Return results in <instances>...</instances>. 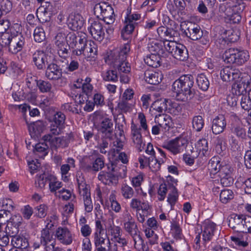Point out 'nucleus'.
<instances>
[{
  "label": "nucleus",
  "mask_w": 251,
  "mask_h": 251,
  "mask_svg": "<svg viewBox=\"0 0 251 251\" xmlns=\"http://www.w3.org/2000/svg\"><path fill=\"white\" fill-rule=\"evenodd\" d=\"M129 46L128 45H125L120 51H114L110 57L120 58L122 61L126 60L127 53L129 51Z\"/></svg>",
  "instance_id": "obj_36"
},
{
  "label": "nucleus",
  "mask_w": 251,
  "mask_h": 251,
  "mask_svg": "<svg viewBox=\"0 0 251 251\" xmlns=\"http://www.w3.org/2000/svg\"><path fill=\"white\" fill-rule=\"evenodd\" d=\"M101 76L103 80L106 81L116 82L118 79V72L115 69L102 72Z\"/></svg>",
  "instance_id": "obj_35"
},
{
  "label": "nucleus",
  "mask_w": 251,
  "mask_h": 251,
  "mask_svg": "<svg viewBox=\"0 0 251 251\" xmlns=\"http://www.w3.org/2000/svg\"><path fill=\"white\" fill-rule=\"evenodd\" d=\"M104 166V162L102 158L98 157L96 159L92 164V168L94 172H98L101 170Z\"/></svg>",
  "instance_id": "obj_62"
},
{
  "label": "nucleus",
  "mask_w": 251,
  "mask_h": 251,
  "mask_svg": "<svg viewBox=\"0 0 251 251\" xmlns=\"http://www.w3.org/2000/svg\"><path fill=\"white\" fill-rule=\"evenodd\" d=\"M250 55L248 51L235 48L226 50L223 55L225 63L236 65L243 64L247 61Z\"/></svg>",
  "instance_id": "obj_2"
},
{
  "label": "nucleus",
  "mask_w": 251,
  "mask_h": 251,
  "mask_svg": "<svg viewBox=\"0 0 251 251\" xmlns=\"http://www.w3.org/2000/svg\"><path fill=\"white\" fill-rule=\"evenodd\" d=\"M45 76L49 80H56L62 77L60 67L51 61L46 68Z\"/></svg>",
  "instance_id": "obj_11"
},
{
  "label": "nucleus",
  "mask_w": 251,
  "mask_h": 251,
  "mask_svg": "<svg viewBox=\"0 0 251 251\" xmlns=\"http://www.w3.org/2000/svg\"><path fill=\"white\" fill-rule=\"evenodd\" d=\"M66 41L69 47L74 49L78 41V37L74 32H70L66 35Z\"/></svg>",
  "instance_id": "obj_49"
},
{
  "label": "nucleus",
  "mask_w": 251,
  "mask_h": 251,
  "mask_svg": "<svg viewBox=\"0 0 251 251\" xmlns=\"http://www.w3.org/2000/svg\"><path fill=\"white\" fill-rule=\"evenodd\" d=\"M52 234L48 229H43L41 231V235L40 237V243L43 246L48 245L52 240Z\"/></svg>",
  "instance_id": "obj_43"
},
{
  "label": "nucleus",
  "mask_w": 251,
  "mask_h": 251,
  "mask_svg": "<svg viewBox=\"0 0 251 251\" xmlns=\"http://www.w3.org/2000/svg\"><path fill=\"white\" fill-rule=\"evenodd\" d=\"M187 37L192 40H198L202 37L203 33L200 26L191 25L184 31Z\"/></svg>",
  "instance_id": "obj_22"
},
{
  "label": "nucleus",
  "mask_w": 251,
  "mask_h": 251,
  "mask_svg": "<svg viewBox=\"0 0 251 251\" xmlns=\"http://www.w3.org/2000/svg\"><path fill=\"white\" fill-rule=\"evenodd\" d=\"M170 192L168 195V201L171 206V209H173L178 197L177 190L175 186H170Z\"/></svg>",
  "instance_id": "obj_37"
},
{
  "label": "nucleus",
  "mask_w": 251,
  "mask_h": 251,
  "mask_svg": "<svg viewBox=\"0 0 251 251\" xmlns=\"http://www.w3.org/2000/svg\"><path fill=\"white\" fill-rule=\"evenodd\" d=\"M232 168L228 165H225L219 175L221 178V183L224 187H228L233 184L234 179L232 175Z\"/></svg>",
  "instance_id": "obj_12"
},
{
  "label": "nucleus",
  "mask_w": 251,
  "mask_h": 251,
  "mask_svg": "<svg viewBox=\"0 0 251 251\" xmlns=\"http://www.w3.org/2000/svg\"><path fill=\"white\" fill-rule=\"evenodd\" d=\"M50 176L51 175L46 173H44L38 176L37 179L38 186L41 188L44 187L48 181L50 182Z\"/></svg>",
  "instance_id": "obj_61"
},
{
  "label": "nucleus",
  "mask_w": 251,
  "mask_h": 251,
  "mask_svg": "<svg viewBox=\"0 0 251 251\" xmlns=\"http://www.w3.org/2000/svg\"><path fill=\"white\" fill-rule=\"evenodd\" d=\"M92 36L96 40L102 41L104 36V31L102 24L98 21L93 22L89 28Z\"/></svg>",
  "instance_id": "obj_16"
},
{
  "label": "nucleus",
  "mask_w": 251,
  "mask_h": 251,
  "mask_svg": "<svg viewBox=\"0 0 251 251\" xmlns=\"http://www.w3.org/2000/svg\"><path fill=\"white\" fill-rule=\"evenodd\" d=\"M145 81L151 85H157L162 80V75L161 73L152 70H146L144 73Z\"/></svg>",
  "instance_id": "obj_23"
},
{
  "label": "nucleus",
  "mask_w": 251,
  "mask_h": 251,
  "mask_svg": "<svg viewBox=\"0 0 251 251\" xmlns=\"http://www.w3.org/2000/svg\"><path fill=\"white\" fill-rule=\"evenodd\" d=\"M216 225L209 221H205L203 224L202 231V241L205 248H206V243L211 240L213 236Z\"/></svg>",
  "instance_id": "obj_17"
},
{
  "label": "nucleus",
  "mask_w": 251,
  "mask_h": 251,
  "mask_svg": "<svg viewBox=\"0 0 251 251\" xmlns=\"http://www.w3.org/2000/svg\"><path fill=\"white\" fill-rule=\"evenodd\" d=\"M231 130L232 133L239 138L243 139L246 136L245 129L243 128V125L239 119L236 120L235 122L232 123Z\"/></svg>",
  "instance_id": "obj_25"
},
{
  "label": "nucleus",
  "mask_w": 251,
  "mask_h": 251,
  "mask_svg": "<svg viewBox=\"0 0 251 251\" xmlns=\"http://www.w3.org/2000/svg\"><path fill=\"white\" fill-rule=\"evenodd\" d=\"M78 191L81 196L83 197L91 196L90 186L87 185L83 177H77Z\"/></svg>",
  "instance_id": "obj_27"
},
{
  "label": "nucleus",
  "mask_w": 251,
  "mask_h": 251,
  "mask_svg": "<svg viewBox=\"0 0 251 251\" xmlns=\"http://www.w3.org/2000/svg\"><path fill=\"white\" fill-rule=\"evenodd\" d=\"M141 232L137 233L136 235L132 236V238L134 242V247L136 249H143L144 247L147 246L144 243L141 236L140 235Z\"/></svg>",
  "instance_id": "obj_51"
},
{
  "label": "nucleus",
  "mask_w": 251,
  "mask_h": 251,
  "mask_svg": "<svg viewBox=\"0 0 251 251\" xmlns=\"http://www.w3.org/2000/svg\"><path fill=\"white\" fill-rule=\"evenodd\" d=\"M57 52L60 57L66 59L69 56V53L68 48L70 47H69V46L66 43L59 45V46H57Z\"/></svg>",
  "instance_id": "obj_54"
},
{
  "label": "nucleus",
  "mask_w": 251,
  "mask_h": 251,
  "mask_svg": "<svg viewBox=\"0 0 251 251\" xmlns=\"http://www.w3.org/2000/svg\"><path fill=\"white\" fill-rule=\"evenodd\" d=\"M112 138L101 135V140L98 142L97 148L100 150L101 153L106 154L109 149V141Z\"/></svg>",
  "instance_id": "obj_34"
},
{
  "label": "nucleus",
  "mask_w": 251,
  "mask_h": 251,
  "mask_svg": "<svg viewBox=\"0 0 251 251\" xmlns=\"http://www.w3.org/2000/svg\"><path fill=\"white\" fill-rule=\"evenodd\" d=\"M49 6L44 9V11L39 13L38 19L42 23L49 22L52 15V12L49 9ZM37 17H38L37 16Z\"/></svg>",
  "instance_id": "obj_50"
},
{
  "label": "nucleus",
  "mask_w": 251,
  "mask_h": 251,
  "mask_svg": "<svg viewBox=\"0 0 251 251\" xmlns=\"http://www.w3.org/2000/svg\"><path fill=\"white\" fill-rule=\"evenodd\" d=\"M135 24L133 21L125 20V25L122 31V35L124 36L125 34L127 35L131 34L135 28Z\"/></svg>",
  "instance_id": "obj_55"
},
{
  "label": "nucleus",
  "mask_w": 251,
  "mask_h": 251,
  "mask_svg": "<svg viewBox=\"0 0 251 251\" xmlns=\"http://www.w3.org/2000/svg\"><path fill=\"white\" fill-rule=\"evenodd\" d=\"M94 13L98 18L103 21L108 25L113 24L115 20V15L113 7L105 2L96 4L94 7Z\"/></svg>",
  "instance_id": "obj_3"
},
{
  "label": "nucleus",
  "mask_w": 251,
  "mask_h": 251,
  "mask_svg": "<svg viewBox=\"0 0 251 251\" xmlns=\"http://www.w3.org/2000/svg\"><path fill=\"white\" fill-rule=\"evenodd\" d=\"M234 83L232 84L231 92L241 97L243 95H246L247 88L250 85L251 78L248 74H244L242 76L239 75V78L234 80Z\"/></svg>",
  "instance_id": "obj_5"
},
{
  "label": "nucleus",
  "mask_w": 251,
  "mask_h": 251,
  "mask_svg": "<svg viewBox=\"0 0 251 251\" xmlns=\"http://www.w3.org/2000/svg\"><path fill=\"white\" fill-rule=\"evenodd\" d=\"M197 83L200 89L202 91H206L209 87V81L207 77L203 74L198 75Z\"/></svg>",
  "instance_id": "obj_39"
},
{
  "label": "nucleus",
  "mask_w": 251,
  "mask_h": 251,
  "mask_svg": "<svg viewBox=\"0 0 251 251\" xmlns=\"http://www.w3.org/2000/svg\"><path fill=\"white\" fill-rule=\"evenodd\" d=\"M22 221V218L20 215L12 216L6 227V233L12 237V238L16 236L19 232V227L21 224Z\"/></svg>",
  "instance_id": "obj_10"
},
{
  "label": "nucleus",
  "mask_w": 251,
  "mask_h": 251,
  "mask_svg": "<svg viewBox=\"0 0 251 251\" xmlns=\"http://www.w3.org/2000/svg\"><path fill=\"white\" fill-rule=\"evenodd\" d=\"M52 142L54 146L58 148H65L68 146L63 136L60 137H55L54 138L52 137L51 143Z\"/></svg>",
  "instance_id": "obj_60"
},
{
  "label": "nucleus",
  "mask_w": 251,
  "mask_h": 251,
  "mask_svg": "<svg viewBox=\"0 0 251 251\" xmlns=\"http://www.w3.org/2000/svg\"><path fill=\"white\" fill-rule=\"evenodd\" d=\"M241 16L238 12H232L231 15L226 21L227 23L230 24H238L240 22Z\"/></svg>",
  "instance_id": "obj_64"
},
{
  "label": "nucleus",
  "mask_w": 251,
  "mask_h": 251,
  "mask_svg": "<svg viewBox=\"0 0 251 251\" xmlns=\"http://www.w3.org/2000/svg\"><path fill=\"white\" fill-rule=\"evenodd\" d=\"M192 127L197 132L201 131L204 126V120L201 115L195 116L192 120Z\"/></svg>",
  "instance_id": "obj_38"
},
{
  "label": "nucleus",
  "mask_w": 251,
  "mask_h": 251,
  "mask_svg": "<svg viewBox=\"0 0 251 251\" xmlns=\"http://www.w3.org/2000/svg\"><path fill=\"white\" fill-rule=\"evenodd\" d=\"M0 34V46L2 47L8 48L11 43V39L12 38L13 35L10 34L9 32Z\"/></svg>",
  "instance_id": "obj_47"
},
{
  "label": "nucleus",
  "mask_w": 251,
  "mask_h": 251,
  "mask_svg": "<svg viewBox=\"0 0 251 251\" xmlns=\"http://www.w3.org/2000/svg\"><path fill=\"white\" fill-rule=\"evenodd\" d=\"M66 119L65 115L61 112H57L54 115L53 123L63 127Z\"/></svg>",
  "instance_id": "obj_58"
},
{
  "label": "nucleus",
  "mask_w": 251,
  "mask_h": 251,
  "mask_svg": "<svg viewBox=\"0 0 251 251\" xmlns=\"http://www.w3.org/2000/svg\"><path fill=\"white\" fill-rule=\"evenodd\" d=\"M34 40L36 42L41 43L46 39L45 33L42 27H37L35 28L33 33Z\"/></svg>",
  "instance_id": "obj_48"
},
{
  "label": "nucleus",
  "mask_w": 251,
  "mask_h": 251,
  "mask_svg": "<svg viewBox=\"0 0 251 251\" xmlns=\"http://www.w3.org/2000/svg\"><path fill=\"white\" fill-rule=\"evenodd\" d=\"M171 229L173 231L174 237L176 239L181 238L182 230L179 224L173 221L171 223Z\"/></svg>",
  "instance_id": "obj_57"
},
{
  "label": "nucleus",
  "mask_w": 251,
  "mask_h": 251,
  "mask_svg": "<svg viewBox=\"0 0 251 251\" xmlns=\"http://www.w3.org/2000/svg\"><path fill=\"white\" fill-rule=\"evenodd\" d=\"M160 165V161H158L155 156H150V161L148 166L152 172H156L159 170Z\"/></svg>",
  "instance_id": "obj_59"
},
{
  "label": "nucleus",
  "mask_w": 251,
  "mask_h": 251,
  "mask_svg": "<svg viewBox=\"0 0 251 251\" xmlns=\"http://www.w3.org/2000/svg\"><path fill=\"white\" fill-rule=\"evenodd\" d=\"M187 144V141L185 139L176 138L165 143L162 147L174 154H176L182 152L186 147Z\"/></svg>",
  "instance_id": "obj_7"
},
{
  "label": "nucleus",
  "mask_w": 251,
  "mask_h": 251,
  "mask_svg": "<svg viewBox=\"0 0 251 251\" xmlns=\"http://www.w3.org/2000/svg\"><path fill=\"white\" fill-rule=\"evenodd\" d=\"M114 175L111 173L102 171L98 175V179L105 184L109 185L114 179Z\"/></svg>",
  "instance_id": "obj_40"
},
{
  "label": "nucleus",
  "mask_w": 251,
  "mask_h": 251,
  "mask_svg": "<svg viewBox=\"0 0 251 251\" xmlns=\"http://www.w3.org/2000/svg\"><path fill=\"white\" fill-rule=\"evenodd\" d=\"M164 33L162 36V38H164L166 41H172L171 40H169V39H173L174 40V38L176 37H177L178 34V32L173 29V28H169L166 27L165 30L164 31Z\"/></svg>",
  "instance_id": "obj_52"
},
{
  "label": "nucleus",
  "mask_w": 251,
  "mask_h": 251,
  "mask_svg": "<svg viewBox=\"0 0 251 251\" xmlns=\"http://www.w3.org/2000/svg\"><path fill=\"white\" fill-rule=\"evenodd\" d=\"M234 197L233 192L228 189H224L220 193V200L223 203H227L232 200Z\"/></svg>",
  "instance_id": "obj_33"
},
{
  "label": "nucleus",
  "mask_w": 251,
  "mask_h": 251,
  "mask_svg": "<svg viewBox=\"0 0 251 251\" xmlns=\"http://www.w3.org/2000/svg\"><path fill=\"white\" fill-rule=\"evenodd\" d=\"M113 123L111 119L104 118L101 121L99 131L102 135L108 138H112L113 132Z\"/></svg>",
  "instance_id": "obj_21"
},
{
  "label": "nucleus",
  "mask_w": 251,
  "mask_h": 251,
  "mask_svg": "<svg viewBox=\"0 0 251 251\" xmlns=\"http://www.w3.org/2000/svg\"><path fill=\"white\" fill-rule=\"evenodd\" d=\"M194 83V78L192 75H183L174 82L172 90L177 100L182 101L190 100L195 95Z\"/></svg>",
  "instance_id": "obj_1"
},
{
  "label": "nucleus",
  "mask_w": 251,
  "mask_h": 251,
  "mask_svg": "<svg viewBox=\"0 0 251 251\" xmlns=\"http://www.w3.org/2000/svg\"><path fill=\"white\" fill-rule=\"evenodd\" d=\"M49 188L51 193H56V191L62 187L61 182L57 181L56 178L52 176H50Z\"/></svg>",
  "instance_id": "obj_45"
},
{
  "label": "nucleus",
  "mask_w": 251,
  "mask_h": 251,
  "mask_svg": "<svg viewBox=\"0 0 251 251\" xmlns=\"http://www.w3.org/2000/svg\"><path fill=\"white\" fill-rule=\"evenodd\" d=\"M84 21L83 18L79 15H72L70 17L69 25H72L71 28L74 30L81 29L83 26Z\"/></svg>",
  "instance_id": "obj_30"
},
{
  "label": "nucleus",
  "mask_w": 251,
  "mask_h": 251,
  "mask_svg": "<svg viewBox=\"0 0 251 251\" xmlns=\"http://www.w3.org/2000/svg\"><path fill=\"white\" fill-rule=\"evenodd\" d=\"M233 10V7L224 3L220 4L219 8V12L224 17L225 21L231 15Z\"/></svg>",
  "instance_id": "obj_42"
},
{
  "label": "nucleus",
  "mask_w": 251,
  "mask_h": 251,
  "mask_svg": "<svg viewBox=\"0 0 251 251\" xmlns=\"http://www.w3.org/2000/svg\"><path fill=\"white\" fill-rule=\"evenodd\" d=\"M240 104L242 109L249 111L251 108V99L247 95L240 97Z\"/></svg>",
  "instance_id": "obj_53"
},
{
  "label": "nucleus",
  "mask_w": 251,
  "mask_h": 251,
  "mask_svg": "<svg viewBox=\"0 0 251 251\" xmlns=\"http://www.w3.org/2000/svg\"><path fill=\"white\" fill-rule=\"evenodd\" d=\"M226 137L225 135H220L217 137L216 149L219 153L226 150Z\"/></svg>",
  "instance_id": "obj_46"
},
{
  "label": "nucleus",
  "mask_w": 251,
  "mask_h": 251,
  "mask_svg": "<svg viewBox=\"0 0 251 251\" xmlns=\"http://www.w3.org/2000/svg\"><path fill=\"white\" fill-rule=\"evenodd\" d=\"M25 44V38L21 34L13 35L8 47L9 51L16 54L23 49Z\"/></svg>",
  "instance_id": "obj_13"
},
{
  "label": "nucleus",
  "mask_w": 251,
  "mask_h": 251,
  "mask_svg": "<svg viewBox=\"0 0 251 251\" xmlns=\"http://www.w3.org/2000/svg\"><path fill=\"white\" fill-rule=\"evenodd\" d=\"M226 125V118L223 115L216 117L212 121V130L214 134L222 133Z\"/></svg>",
  "instance_id": "obj_19"
},
{
  "label": "nucleus",
  "mask_w": 251,
  "mask_h": 251,
  "mask_svg": "<svg viewBox=\"0 0 251 251\" xmlns=\"http://www.w3.org/2000/svg\"><path fill=\"white\" fill-rule=\"evenodd\" d=\"M247 217L242 214H231L228 219L229 226L236 232L243 233Z\"/></svg>",
  "instance_id": "obj_9"
},
{
  "label": "nucleus",
  "mask_w": 251,
  "mask_h": 251,
  "mask_svg": "<svg viewBox=\"0 0 251 251\" xmlns=\"http://www.w3.org/2000/svg\"><path fill=\"white\" fill-rule=\"evenodd\" d=\"M125 230L132 236L136 235L137 233L140 232L137 225L135 221H132L126 223H124Z\"/></svg>",
  "instance_id": "obj_41"
},
{
  "label": "nucleus",
  "mask_w": 251,
  "mask_h": 251,
  "mask_svg": "<svg viewBox=\"0 0 251 251\" xmlns=\"http://www.w3.org/2000/svg\"><path fill=\"white\" fill-rule=\"evenodd\" d=\"M123 197L126 199H130L133 197L134 191L133 188L126 184H123L121 188Z\"/></svg>",
  "instance_id": "obj_44"
},
{
  "label": "nucleus",
  "mask_w": 251,
  "mask_h": 251,
  "mask_svg": "<svg viewBox=\"0 0 251 251\" xmlns=\"http://www.w3.org/2000/svg\"><path fill=\"white\" fill-rule=\"evenodd\" d=\"M163 44L166 50L176 59L180 61H185L188 59V50L184 45L174 41L164 42Z\"/></svg>",
  "instance_id": "obj_4"
},
{
  "label": "nucleus",
  "mask_w": 251,
  "mask_h": 251,
  "mask_svg": "<svg viewBox=\"0 0 251 251\" xmlns=\"http://www.w3.org/2000/svg\"><path fill=\"white\" fill-rule=\"evenodd\" d=\"M97 52V49L95 47L94 42L90 43L89 44L86 43L84 50V55L89 57H94Z\"/></svg>",
  "instance_id": "obj_56"
},
{
  "label": "nucleus",
  "mask_w": 251,
  "mask_h": 251,
  "mask_svg": "<svg viewBox=\"0 0 251 251\" xmlns=\"http://www.w3.org/2000/svg\"><path fill=\"white\" fill-rule=\"evenodd\" d=\"M113 63V69L118 74H128L130 72V66L126 60L122 61L120 58H110Z\"/></svg>",
  "instance_id": "obj_20"
},
{
  "label": "nucleus",
  "mask_w": 251,
  "mask_h": 251,
  "mask_svg": "<svg viewBox=\"0 0 251 251\" xmlns=\"http://www.w3.org/2000/svg\"><path fill=\"white\" fill-rule=\"evenodd\" d=\"M51 138L52 136L50 134L44 135L42 138L43 142H40L36 144L35 146V151L46 155L48 153L47 151L49 146L51 144Z\"/></svg>",
  "instance_id": "obj_24"
},
{
  "label": "nucleus",
  "mask_w": 251,
  "mask_h": 251,
  "mask_svg": "<svg viewBox=\"0 0 251 251\" xmlns=\"http://www.w3.org/2000/svg\"><path fill=\"white\" fill-rule=\"evenodd\" d=\"M37 85L39 90L42 93H49V96L50 97H54V93L51 91L52 85L50 82L43 80H39L37 81Z\"/></svg>",
  "instance_id": "obj_31"
},
{
  "label": "nucleus",
  "mask_w": 251,
  "mask_h": 251,
  "mask_svg": "<svg viewBox=\"0 0 251 251\" xmlns=\"http://www.w3.org/2000/svg\"><path fill=\"white\" fill-rule=\"evenodd\" d=\"M55 236L61 243L66 245H70L73 242L72 234L66 227H59L56 230Z\"/></svg>",
  "instance_id": "obj_14"
},
{
  "label": "nucleus",
  "mask_w": 251,
  "mask_h": 251,
  "mask_svg": "<svg viewBox=\"0 0 251 251\" xmlns=\"http://www.w3.org/2000/svg\"><path fill=\"white\" fill-rule=\"evenodd\" d=\"M28 131L31 137L38 138L45 128L46 122L38 120L28 124L26 122Z\"/></svg>",
  "instance_id": "obj_15"
},
{
  "label": "nucleus",
  "mask_w": 251,
  "mask_h": 251,
  "mask_svg": "<svg viewBox=\"0 0 251 251\" xmlns=\"http://www.w3.org/2000/svg\"><path fill=\"white\" fill-rule=\"evenodd\" d=\"M161 58L158 54L152 53L147 55L144 58V61L148 66L152 68H157L160 65Z\"/></svg>",
  "instance_id": "obj_28"
},
{
  "label": "nucleus",
  "mask_w": 251,
  "mask_h": 251,
  "mask_svg": "<svg viewBox=\"0 0 251 251\" xmlns=\"http://www.w3.org/2000/svg\"><path fill=\"white\" fill-rule=\"evenodd\" d=\"M155 119L159 124L160 127L165 129H167V130H168L172 126V118L168 115L160 114L158 117L156 116Z\"/></svg>",
  "instance_id": "obj_26"
},
{
  "label": "nucleus",
  "mask_w": 251,
  "mask_h": 251,
  "mask_svg": "<svg viewBox=\"0 0 251 251\" xmlns=\"http://www.w3.org/2000/svg\"><path fill=\"white\" fill-rule=\"evenodd\" d=\"M11 243L15 248L21 249H26L28 246L27 240L25 237L19 236H16L13 238Z\"/></svg>",
  "instance_id": "obj_32"
},
{
  "label": "nucleus",
  "mask_w": 251,
  "mask_h": 251,
  "mask_svg": "<svg viewBox=\"0 0 251 251\" xmlns=\"http://www.w3.org/2000/svg\"><path fill=\"white\" fill-rule=\"evenodd\" d=\"M177 103L173 102L171 100L161 98L155 100L151 106L154 110L160 113L168 111L173 112V108H179ZM174 112V111H173Z\"/></svg>",
  "instance_id": "obj_8"
},
{
  "label": "nucleus",
  "mask_w": 251,
  "mask_h": 251,
  "mask_svg": "<svg viewBox=\"0 0 251 251\" xmlns=\"http://www.w3.org/2000/svg\"><path fill=\"white\" fill-rule=\"evenodd\" d=\"M32 60L38 69L44 70L51 61H53V57L43 51L37 50L32 55Z\"/></svg>",
  "instance_id": "obj_6"
},
{
  "label": "nucleus",
  "mask_w": 251,
  "mask_h": 251,
  "mask_svg": "<svg viewBox=\"0 0 251 251\" xmlns=\"http://www.w3.org/2000/svg\"><path fill=\"white\" fill-rule=\"evenodd\" d=\"M220 164V161L218 157L214 156L212 157L209 161L208 167L211 173L216 174L219 173L220 174V171L224 166Z\"/></svg>",
  "instance_id": "obj_29"
},
{
  "label": "nucleus",
  "mask_w": 251,
  "mask_h": 251,
  "mask_svg": "<svg viewBox=\"0 0 251 251\" xmlns=\"http://www.w3.org/2000/svg\"><path fill=\"white\" fill-rule=\"evenodd\" d=\"M1 11L5 13L10 12L12 9V2L9 0H2L0 2Z\"/></svg>",
  "instance_id": "obj_63"
},
{
  "label": "nucleus",
  "mask_w": 251,
  "mask_h": 251,
  "mask_svg": "<svg viewBox=\"0 0 251 251\" xmlns=\"http://www.w3.org/2000/svg\"><path fill=\"white\" fill-rule=\"evenodd\" d=\"M220 75L224 81L230 82L239 78V75H241V73L238 70L226 67L221 71Z\"/></svg>",
  "instance_id": "obj_18"
}]
</instances>
